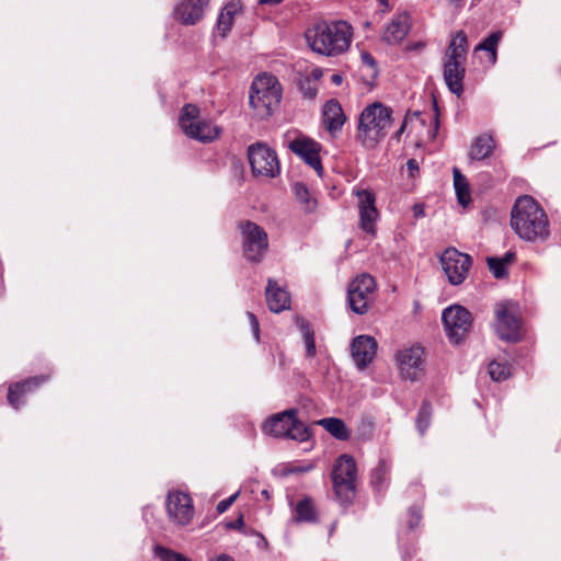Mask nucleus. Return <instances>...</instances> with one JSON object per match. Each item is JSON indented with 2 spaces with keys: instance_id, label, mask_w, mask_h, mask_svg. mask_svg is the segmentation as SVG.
Wrapping results in <instances>:
<instances>
[{
  "instance_id": "1",
  "label": "nucleus",
  "mask_w": 561,
  "mask_h": 561,
  "mask_svg": "<svg viewBox=\"0 0 561 561\" xmlns=\"http://www.w3.org/2000/svg\"><path fill=\"white\" fill-rule=\"evenodd\" d=\"M511 226L525 241H545L550 234L549 220L545 210L528 195L516 199L512 209Z\"/></svg>"
},
{
  "instance_id": "2",
  "label": "nucleus",
  "mask_w": 561,
  "mask_h": 561,
  "mask_svg": "<svg viewBox=\"0 0 561 561\" xmlns=\"http://www.w3.org/2000/svg\"><path fill=\"white\" fill-rule=\"evenodd\" d=\"M351 25L344 21L320 22L306 33L310 48L325 56L345 51L351 44Z\"/></svg>"
},
{
  "instance_id": "3",
  "label": "nucleus",
  "mask_w": 561,
  "mask_h": 561,
  "mask_svg": "<svg viewBox=\"0 0 561 561\" xmlns=\"http://www.w3.org/2000/svg\"><path fill=\"white\" fill-rule=\"evenodd\" d=\"M392 111L380 102L367 105L358 116L357 139L368 148H375L391 126Z\"/></svg>"
},
{
  "instance_id": "4",
  "label": "nucleus",
  "mask_w": 561,
  "mask_h": 561,
  "mask_svg": "<svg viewBox=\"0 0 561 561\" xmlns=\"http://www.w3.org/2000/svg\"><path fill=\"white\" fill-rule=\"evenodd\" d=\"M468 41L465 32L459 31L450 41L444 57V80L449 91L457 96L463 92Z\"/></svg>"
},
{
  "instance_id": "5",
  "label": "nucleus",
  "mask_w": 561,
  "mask_h": 561,
  "mask_svg": "<svg viewBox=\"0 0 561 561\" xmlns=\"http://www.w3.org/2000/svg\"><path fill=\"white\" fill-rule=\"evenodd\" d=\"M282 87L278 79L270 73L259 75L252 82L249 95L250 106L256 116L266 118L278 107Z\"/></svg>"
},
{
  "instance_id": "6",
  "label": "nucleus",
  "mask_w": 561,
  "mask_h": 561,
  "mask_svg": "<svg viewBox=\"0 0 561 561\" xmlns=\"http://www.w3.org/2000/svg\"><path fill=\"white\" fill-rule=\"evenodd\" d=\"M179 125L188 138L204 144L214 141L220 135V128L210 119L202 118L198 106L191 103L182 107Z\"/></svg>"
},
{
  "instance_id": "7",
  "label": "nucleus",
  "mask_w": 561,
  "mask_h": 561,
  "mask_svg": "<svg viewBox=\"0 0 561 561\" xmlns=\"http://www.w3.org/2000/svg\"><path fill=\"white\" fill-rule=\"evenodd\" d=\"M297 411L290 409L267 419L263 424V432L274 437H286L298 442H306L309 436L308 427L296 417Z\"/></svg>"
},
{
  "instance_id": "8",
  "label": "nucleus",
  "mask_w": 561,
  "mask_h": 561,
  "mask_svg": "<svg viewBox=\"0 0 561 561\" xmlns=\"http://www.w3.org/2000/svg\"><path fill=\"white\" fill-rule=\"evenodd\" d=\"M356 463L348 455L340 456L332 471L333 489L342 504H348L355 496Z\"/></svg>"
},
{
  "instance_id": "9",
  "label": "nucleus",
  "mask_w": 561,
  "mask_h": 561,
  "mask_svg": "<svg viewBox=\"0 0 561 561\" xmlns=\"http://www.w3.org/2000/svg\"><path fill=\"white\" fill-rule=\"evenodd\" d=\"M495 332L501 340L517 342L522 339V321L518 306L503 301L495 306Z\"/></svg>"
},
{
  "instance_id": "10",
  "label": "nucleus",
  "mask_w": 561,
  "mask_h": 561,
  "mask_svg": "<svg viewBox=\"0 0 561 561\" xmlns=\"http://www.w3.org/2000/svg\"><path fill=\"white\" fill-rule=\"evenodd\" d=\"M243 255L248 261L260 262L268 248V238L265 230L255 222L240 224Z\"/></svg>"
},
{
  "instance_id": "11",
  "label": "nucleus",
  "mask_w": 561,
  "mask_h": 561,
  "mask_svg": "<svg viewBox=\"0 0 561 561\" xmlns=\"http://www.w3.org/2000/svg\"><path fill=\"white\" fill-rule=\"evenodd\" d=\"M249 162L255 176L275 178L279 174V161L276 152L262 142L251 145L248 149Z\"/></svg>"
},
{
  "instance_id": "12",
  "label": "nucleus",
  "mask_w": 561,
  "mask_h": 561,
  "mask_svg": "<svg viewBox=\"0 0 561 561\" xmlns=\"http://www.w3.org/2000/svg\"><path fill=\"white\" fill-rule=\"evenodd\" d=\"M442 320L449 340L460 343L471 329V313L463 307L455 305L443 311Z\"/></svg>"
},
{
  "instance_id": "13",
  "label": "nucleus",
  "mask_w": 561,
  "mask_h": 561,
  "mask_svg": "<svg viewBox=\"0 0 561 561\" xmlns=\"http://www.w3.org/2000/svg\"><path fill=\"white\" fill-rule=\"evenodd\" d=\"M165 507L170 523L179 527L187 526L195 514L190 494L179 490H172L168 493Z\"/></svg>"
},
{
  "instance_id": "14",
  "label": "nucleus",
  "mask_w": 561,
  "mask_h": 561,
  "mask_svg": "<svg viewBox=\"0 0 561 561\" xmlns=\"http://www.w3.org/2000/svg\"><path fill=\"white\" fill-rule=\"evenodd\" d=\"M375 288V279L369 274H362L350 284L347 298L354 312L364 314L367 311Z\"/></svg>"
},
{
  "instance_id": "15",
  "label": "nucleus",
  "mask_w": 561,
  "mask_h": 561,
  "mask_svg": "<svg viewBox=\"0 0 561 561\" xmlns=\"http://www.w3.org/2000/svg\"><path fill=\"white\" fill-rule=\"evenodd\" d=\"M423 354L424 350L420 345H412L397 352L396 362L402 379L415 381L423 376Z\"/></svg>"
},
{
  "instance_id": "16",
  "label": "nucleus",
  "mask_w": 561,
  "mask_h": 561,
  "mask_svg": "<svg viewBox=\"0 0 561 561\" xmlns=\"http://www.w3.org/2000/svg\"><path fill=\"white\" fill-rule=\"evenodd\" d=\"M442 267L451 285L461 284L471 267L472 261L468 254L455 248L447 249L440 256Z\"/></svg>"
},
{
  "instance_id": "17",
  "label": "nucleus",
  "mask_w": 561,
  "mask_h": 561,
  "mask_svg": "<svg viewBox=\"0 0 561 561\" xmlns=\"http://www.w3.org/2000/svg\"><path fill=\"white\" fill-rule=\"evenodd\" d=\"M357 207L359 213V227L363 231L369 234H375L376 222L379 218V213L376 208L375 194L368 190H357Z\"/></svg>"
},
{
  "instance_id": "18",
  "label": "nucleus",
  "mask_w": 561,
  "mask_h": 561,
  "mask_svg": "<svg viewBox=\"0 0 561 561\" xmlns=\"http://www.w3.org/2000/svg\"><path fill=\"white\" fill-rule=\"evenodd\" d=\"M289 149L309 164L319 176L323 174L320 160V145L306 136H298L288 145Z\"/></svg>"
},
{
  "instance_id": "19",
  "label": "nucleus",
  "mask_w": 561,
  "mask_h": 561,
  "mask_svg": "<svg viewBox=\"0 0 561 561\" xmlns=\"http://www.w3.org/2000/svg\"><path fill=\"white\" fill-rule=\"evenodd\" d=\"M377 351V342L373 336L358 335L351 345L352 357L356 367L365 369L374 359Z\"/></svg>"
},
{
  "instance_id": "20",
  "label": "nucleus",
  "mask_w": 561,
  "mask_h": 561,
  "mask_svg": "<svg viewBox=\"0 0 561 561\" xmlns=\"http://www.w3.org/2000/svg\"><path fill=\"white\" fill-rule=\"evenodd\" d=\"M209 0H182L175 8L176 20L185 25H194L203 19Z\"/></svg>"
},
{
  "instance_id": "21",
  "label": "nucleus",
  "mask_w": 561,
  "mask_h": 561,
  "mask_svg": "<svg viewBox=\"0 0 561 561\" xmlns=\"http://www.w3.org/2000/svg\"><path fill=\"white\" fill-rule=\"evenodd\" d=\"M410 28V14L408 12H400L387 24L382 33V39L387 44L397 45L405 38Z\"/></svg>"
},
{
  "instance_id": "22",
  "label": "nucleus",
  "mask_w": 561,
  "mask_h": 561,
  "mask_svg": "<svg viewBox=\"0 0 561 561\" xmlns=\"http://www.w3.org/2000/svg\"><path fill=\"white\" fill-rule=\"evenodd\" d=\"M46 380L47 378L45 376H36L10 386L8 392L9 404L13 409L19 410L24 404L23 398L43 385Z\"/></svg>"
},
{
  "instance_id": "23",
  "label": "nucleus",
  "mask_w": 561,
  "mask_h": 561,
  "mask_svg": "<svg viewBox=\"0 0 561 561\" xmlns=\"http://www.w3.org/2000/svg\"><path fill=\"white\" fill-rule=\"evenodd\" d=\"M265 296L267 306L272 312L278 313L290 307L289 294L272 278L267 280Z\"/></svg>"
},
{
  "instance_id": "24",
  "label": "nucleus",
  "mask_w": 561,
  "mask_h": 561,
  "mask_svg": "<svg viewBox=\"0 0 561 561\" xmlns=\"http://www.w3.org/2000/svg\"><path fill=\"white\" fill-rule=\"evenodd\" d=\"M322 121L325 128L334 135L345 123V115L340 103L335 100L325 102L322 110Z\"/></svg>"
},
{
  "instance_id": "25",
  "label": "nucleus",
  "mask_w": 561,
  "mask_h": 561,
  "mask_svg": "<svg viewBox=\"0 0 561 561\" xmlns=\"http://www.w3.org/2000/svg\"><path fill=\"white\" fill-rule=\"evenodd\" d=\"M494 139L488 134L478 136L471 146L469 156L473 160H483L488 158L494 149Z\"/></svg>"
},
{
  "instance_id": "26",
  "label": "nucleus",
  "mask_w": 561,
  "mask_h": 561,
  "mask_svg": "<svg viewBox=\"0 0 561 561\" xmlns=\"http://www.w3.org/2000/svg\"><path fill=\"white\" fill-rule=\"evenodd\" d=\"M240 11L238 2L228 3L220 12L217 20V31L225 37L231 30L236 14Z\"/></svg>"
},
{
  "instance_id": "27",
  "label": "nucleus",
  "mask_w": 561,
  "mask_h": 561,
  "mask_svg": "<svg viewBox=\"0 0 561 561\" xmlns=\"http://www.w3.org/2000/svg\"><path fill=\"white\" fill-rule=\"evenodd\" d=\"M294 519L298 523H313L317 519V511L310 497L300 500L295 507Z\"/></svg>"
},
{
  "instance_id": "28",
  "label": "nucleus",
  "mask_w": 561,
  "mask_h": 561,
  "mask_svg": "<svg viewBox=\"0 0 561 561\" xmlns=\"http://www.w3.org/2000/svg\"><path fill=\"white\" fill-rule=\"evenodd\" d=\"M318 424L337 439L345 440L350 437V431L347 430L345 423L340 419H321Z\"/></svg>"
},
{
  "instance_id": "29",
  "label": "nucleus",
  "mask_w": 561,
  "mask_h": 561,
  "mask_svg": "<svg viewBox=\"0 0 561 561\" xmlns=\"http://www.w3.org/2000/svg\"><path fill=\"white\" fill-rule=\"evenodd\" d=\"M502 31L491 33L483 42L476 47V51L484 50L488 53V58L491 65L496 62L497 58V45L502 39Z\"/></svg>"
},
{
  "instance_id": "30",
  "label": "nucleus",
  "mask_w": 561,
  "mask_h": 561,
  "mask_svg": "<svg viewBox=\"0 0 561 561\" xmlns=\"http://www.w3.org/2000/svg\"><path fill=\"white\" fill-rule=\"evenodd\" d=\"M453 173L457 199L459 204L466 207L471 202L468 181L457 168L454 169Z\"/></svg>"
},
{
  "instance_id": "31",
  "label": "nucleus",
  "mask_w": 561,
  "mask_h": 561,
  "mask_svg": "<svg viewBox=\"0 0 561 561\" xmlns=\"http://www.w3.org/2000/svg\"><path fill=\"white\" fill-rule=\"evenodd\" d=\"M293 190L296 199L306 213H311L317 208V199L310 194L308 187L304 183H295Z\"/></svg>"
},
{
  "instance_id": "32",
  "label": "nucleus",
  "mask_w": 561,
  "mask_h": 561,
  "mask_svg": "<svg viewBox=\"0 0 561 561\" xmlns=\"http://www.w3.org/2000/svg\"><path fill=\"white\" fill-rule=\"evenodd\" d=\"M514 253L507 252L503 257H488V266L495 278H503L507 275V266L514 260Z\"/></svg>"
},
{
  "instance_id": "33",
  "label": "nucleus",
  "mask_w": 561,
  "mask_h": 561,
  "mask_svg": "<svg viewBox=\"0 0 561 561\" xmlns=\"http://www.w3.org/2000/svg\"><path fill=\"white\" fill-rule=\"evenodd\" d=\"M298 327L301 332L305 347H306V356L308 358H312L317 354L316 343H314V332L311 329L310 324L305 320H298Z\"/></svg>"
},
{
  "instance_id": "34",
  "label": "nucleus",
  "mask_w": 561,
  "mask_h": 561,
  "mask_svg": "<svg viewBox=\"0 0 561 561\" xmlns=\"http://www.w3.org/2000/svg\"><path fill=\"white\" fill-rule=\"evenodd\" d=\"M390 465L386 460H380L371 472V484L378 491L382 490L388 482Z\"/></svg>"
},
{
  "instance_id": "35",
  "label": "nucleus",
  "mask_w": 561,
  "mask_h": 561,
  "mask_svg": "<svg viewBox=\"0 0 561 561\" xmlns=\"http://www.w3.org/2000/svg\"><path fill=\"white\" fill-rule=\"evenodd\" d=\"M488 373L492 380L499 382L507 379L511 376V368L505 363L493 360L489 364Z\"/></svg>"
},
{
  "instance_id": "36",
  "label": "nucleus",
  "mask_w": 561,
  "mask_h": 561,
  "mask_svg": "<svg viewBox=\"0 0 561 561\" xmlns=\"http://www.w3.org/2000/svg\"><path fill=\"white\" fill-rule=\"evenodd\" d=\"M431 413H432V409L428 403H424L419 410V414H417V419H416V427L421 434H424V432L426 431V428L430 425Z\"/></svg>"
},
{
  "instance_id": "37",
  "label": "nucleus",
  "mask_w": 561,
  "mask_h": 561,
  "mask_svg": "<svg viewBox=\"0 0 561 561\" xmlns=\"http://www.w3.org/2000/svg\"><path fill=\"white\" fill-rule=\"evenodd\" d=\"M156 554L162 561H190V559L186 558L185 556L162 547L156 548Z\"/></svg>"
},
{
  "instance_id": "38",
  "label": "nucleus",
  "mask_w": 561,
  "mask_h": 561,
  "mask_svg": "<svg viewBox=\"0 0 561 561\" xmlns=\"http://www.w3.org/2000/svg\"><path fill=\"white\" fill-rule=\"evenodd\" d=\"M300 92L305 99L313 100L317 96L318 88L309 80L300 82Z\"/></svg>"
},
{
  "instance_id": "39",
  "label": "nucleus",
  "mask_w": 561,
  "mask_h": 561,
  "mask_svg": "<svg viewBox=\"0 0 561 561\" xmlns=\"http://www.w3.org/2000/svg\"><path fill=\"white\" fill-rule=\"evenodd\" d=\"M420 520H421V512H420V510L414 507V506L411 507L409 510V520H408L409 527L411 529H414L419 525Z\"/></svg>"
},
{
  "instance_id": "40",
  "label": "nucleus",
  "mask_w": 561,
  "mask_h": 561,
  "mask_svg": "<svg viewBox=\"0 0 561 561\" xmlns=\"http://www.w3.org/2000/svg\"><path fill=\"white\" fill-rule=\"evenodd\" d=\"M238 495H239V492L230 495L228 499H225V500L220 501L217 504L218 513L219 514L225 513L233 504V502L237 500Z\"/></svg>"
},
{
  "instance_id": "41",
  "label": "nucleus",
  "mask_w": 561,
  "mask_h": 561,
  "mask_svg": "<svg viewBox=\"0 0 561 561\" xmlns=\"http://www.w3.org/2000/svg\"><path fill=\"white\" fill-rule=\"evenodd\" d=\"M247 316L250 321L251 330L253 333L254 339L259 342L260 340V325L257 318L252 312H247Z\"/></svg>"
},
{
  "instance_id": "42",
  "label": "nucleus",
  "mask_w": 561,
  "mask_h": 561,
  "mask_svg": "<svg viewBox=\"0 0 561 561\" xmlns=\"http://www.w3.org/2000/svg\"><path fill=\"white\" fill-rule=\"evenodd\" d=\"M362 61L364 66L370 68L374 72L376 71V61L369 53L362 54Z\"/></svg>"
},
{
  "instance_id": "43",
  "label": "nucleus",
  "mask_w": 561,
  "mask_h": 561,
  "mask_svg": "<svg viewBox=\"0 0 561 561\" xmlns=\"http://www.w3.org/2000/svg\"><path fill=\"white\" fill-rule=\"evenodd\" d=\"M243 526H244V522H243L242 515H240L236 520L227 524V527L231 528V529H241Z\"/></svg>"
},
{
  "instance_id": "44",
  "label": "nucleus",
  "mask_w": 561,
  "mask_h": 561,
  "mask_svg": "<svg viewBox=\"0 0 561 561\" xmlns=\"http://www.w3.org/2000/svg\"><path fill=\"white\" fill-rule=\"evenodd\" d=\"M331 82L335 85H341L343 82V76L341 73H333L331 76Z\"/></svg>"
},
{
  "instance_id": "45",
  "label": "nucleus",
  "mask_w": 561,
  "mask_h": 561,
  "mask_svg": "<svg viewBox=\"0 0 561 561\" xmlns=\"http://www.w3.org/2000/svg\"><path fill=\"white\" fill-rule=\"evenodd\" d=\"M407 167L408 169L412 172L414 170H417L419 167H417V163L414 159H410L408 162H407Z\"/></svg>"
},
{
  "instance_id": "46",
  "label": "nucleus",
  "mask_w": 561,
  "mask_h": 561,
  "mask_svg": "<svg viewBox=\"0 0 561 561\" xmlns=\"http://www.w3.org/2000/svg\"><path fill=\"white\" fill-rule=\"evenodd\" d=\"M405 124H407V121H404V122L402 123V125L400 126V128L396 131V134H394V138H396L397 140H399V139H400V137H401V135L403 134V131H404V129H405Z\"/></svg>"
},
{
  "instance_id": "47",
  "label": "nucleus",
  "mask_w": 561,
  "mask_h": 561,
  "mask_svg": "<svg viewBox=\"0 0 561 561\" xmlns=\"http://www.w3.org/2000/svg\"><path fill=\"white\" fill-rule=\"evenodd\" d=\"M414 215L415 217H420V216H423L424 215V211H423V207L420 206V205H415L414 206Z\"/></svg>"
},
{
  "instance_id": "48",
  "label": "nucleus",
  "mask_w": 561,
  "mask_h": 561,
  "mask_svg": "<svg viewBox=\"0 0 561 561\" xmlns=\"http://www.w3.org/2000/svg\"><path fill=\"white\" fill-rule=\"evenodd\" d=\"M379 5L382 7V11L389 10L390 5L388 3V0H377Z\"/></svg>"
},
{
  "instance_id": "49",
  "label": "nucleus",
  "mask_w": 561,
  "mask_h": 561,
  "mask_svg": "<svg viewBox=\"0 0 561 561\" xmlns=\"http://www.w3.org/2000/svg\"><path fill=\"white\" fill-rule=\"evenodd\" d=\"M282 1H283V0H260V3H262V4H271V5H273V4H278V3H280Z\"/></svg>"
},
{
  "instance_id": "50",
  "label": "nucleus",
  "mask_w": 561,
  "mask_h": 561,
  "mask_svg": "<svg viewBox=\"0 0 561 561\" xmlns=\"http://www.w3.org/2000/svg\"><path fill=\"white\" fill-rule=\"evenodd\" d=\"M213 561H234V560L231 557H229V556L221 554V556H219L218 558H216Z\"/></svg>"
},
{
  "instance_id": "51",
  "label": "nucleus",
  "mask_w": 561,
  "mask_h": 561,
  "mask_svg": "<svg viewBox=\"0 0 561 561\" xmlns=\"http://www.w3.org/2000/svg\"><path fill=\"white\" fill-rule=\"evenodd\" d=\"M314 78H319L321 76V71L319 69L313 70Z\"/></svg>"
},
{
  "instance_id": "52",
  "label": "nucleus",
  "mask_w": 561,
  "mask_h": 561,
  "mask_svg": "<svg viewBox=\"0 0 561 561\" xmlns=\"http://www.w3.org/2000/svg\"><path fill=\"white\" fill-rule=\"evenodd\" d=\"M437 124H438L437 118H435V130H434V133L432 134V138H435V133H436V130H437Z\"/></svg>"
},
{
  "instance_id": "53",
  "label": "nucleus",
  "mask_w": 561,
  "mask_h": 561,
  "mask_svg": "<svg viewBox=\"0 0 561 561\" xmlns=\"http://www.w3.org/2000/svg\"><path fill=\"white\" fill-rule=\"evenodd\" d=\"M260 537H261V540H262V541H261V545H267L266 539H265L263 536H260Z\"/></svg>"
},
{
  "instance_id": "54",
  "label": "nucleus",
  "mask_w": 561,
  "mask_h": 561,
  "mask_svg": "<svg viewBox=\"0 0 561 561\" xmlns=\"http://www.w3.org/2000/svg\"><path fill=\"white\" fill-rule=\"evenodd\" d=\"M260 537H261V540H262V541H261V545H267L266 539H265L263 536H260Z\"/></svg>"
},
{
  "instance_id": "55",
  "label": "nucleus",
  "mask_w": 561,
  "mask_h": 561,
  "mask_svg": "<svg viewBox=\"0 0 561 561\" xmlns=\"http://www.w3.org/2000/svg\"><path fill=\"white\" fill-rule=\"evenodd\" d=\"M310 468H311V467L304 468V469H301V471H308V470H310Z\"/></svg>"
},
{
  "instance_id": "56",
  "label": "nucleus",
  "mask_w": 561,
  "mask_h": 561,
  "mask_svg": "<svg viewBox=\"0 0 561 561\" xmlns=\"http://www.w3.org/2000/svg\"><path fill=\"white\" fill-rule=\"evenodd\" d=\"M334 530H335V525H332V528H331L330 533H332Z\"/></svg>"
},
{
  "instance_id": "57",
  "label": "nucleus",
  "mask_w": 561,
  "mask_h": 561,
  "mask_svg": "<svg viewBox=\"0 0 561 561\" xmlns=\"http://www.w3.org/2000/svg\"><path fill=\"white\" fill-rule=\"evenodd\" d=\"M334 530H335V525H332V528H331L330 533H332Z\"/></svg>"
}]
</instances>
